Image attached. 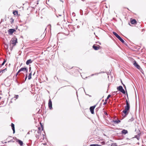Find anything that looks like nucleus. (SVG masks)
Here are the masks:
<instances>
[{
	"label": "nucleus",
	"instance_id": "nucleus-27",
	"mask_svg": "<svg viewBox=\"0 0 146 146\" xmlns=\"http://www.w3.org/2000/svg\"><path fill=\"white\" fill-rule=\"evenodd\" d=\"M5 70H7V68H5V69H3L2 70H1V72H2V73L4 72H5Z\"/></svg>",
	"mask_w": 146,
	"mask_h": 146
},
{
	"label": "nucleus",
	"instance_id": "nucleus-33",
	"mask_svg": "<svg viewBox=\"0 0 146 146\" xmlns=\"http://www.w3.org/2000/svg\"><path fill=\"white\" fill-rule=\"evenodd\" d=\"M107 103V101L105 102L104 103H103V105H105Z\"/></svg>",
	"mask_w": 146,
	"mask_h": 146
},
{
	"label": "nucleus",
	"instance_id": "nucleus-43",
	"mask_svg": "<svg viewBox=\"0 0 146 146\" xmlns=\"http://www.w3.org/2000/svg\"><path fill=\"white\" fill-rule=\"evenodd\" d=\"M38 130H40L41 128L40 127H39L38 128Z\"/></svg>",
	"mask_w": 146,
	"mask_h": 146
},
{
	"label": "nucleus",
	"instance_id": "nucleus-61",
	"mask_svg": "<svg viewBox=\"0 0 146 146\" xmlns=\"http://www.w3.org/2000/svg\"><path fill=\"white\" fill-rule=\"evenodd\" d=\"M104 101V100H102V101L103 102Z\"/></svg>",
	"mask_w": 146,
	"mask_h": 146
},
{
	"label": "nucleus",
	"instance_id": "nucleus-13",
	"mask_svg": "<svg viewBox=\"0 0 146 146\" xmlns=\"http://www.w3.org/2000/svg\"><path fill=\"white\" fill-rule=\"evenodd\" d=\"M128 133V131L125 129H123L121 131V133L123 134H126Z\"/></svg>",
	"mask_w": 146,
	"mask_h": 146
},
{
	"label": "nucleus",
	"instance_id": "nucleus-22",
	"mask_svg": "<svg viewBox=\"0 0 146 146\" xmlns=\"http://www.w3.org/2000/svg\"><path fill=\"white\" fill-rule=\"evenodd\" d=\"M18 12L17 11H13V13L15 15H16L18 14Z\"/></svg>",
	"mask_w": 146,
	"mask_h": 146
},
{
	"label": "nucleus",
	"instance_id": "nucleus-11",
	"mask_svg": "<svg viewBox=\"0 0 146 146\" xmlns=\"http://www.w3.org/2000/svg\"><path fill=\"white\" fill-rule=\"evenodd\" d=\"M11 127H12V128L13 131V133L14 134L15 132V125L13 123H12L11 124Z\"/></svg>",
	"mask_w": 146,
	"mask_h": 146
},
{
	"label": "nucleus",
	"instance_id": "nucleus-59",
	"mask_svg": "<svg viewBox=\"0 0 146 146\" xmlns=\"http://www.w3.org/2000/svg\"><path fill=\"white\" fill-rule=\"evenodd\" d=\"M17 29V27L16 28V29Z\"/></svg>",
	"mask_w": 146,
	"mask_h": 146
},
{
	"label": "nucleus",
	"instance_id": "nucleus-53",
	"mask_svg": "<svg viewBox=\"0 0 146 146\" xmlns=\"http://www.w3.org/2000/svg\"><path fill=\"white\" fill-rule=\"evenodd\" d=\"M23 74V77H24V74Z\"/></svg>",
	"mask_w": 146,
	"mask_h": 146
},
{
	"label": "nucleus",
	"instance_id": "nucleus-16",
	"mask_svg": "<svg viewBox=\"0 0 146 146\" xmlns=\"http://www.w3.org/2000/svg\"><path fill=\"white\" fill-rule=\"evenodd\" d=\"M119 40L123 43L124 44L126 45H127V44L121 38L119 39Z\"/></svg>",
	"mask_w": 146,
	"mask_h": 146
},
{
	"label": "nucleus",
	"instance_id": "nucleus-38",
	"mask_svg": "<svg viewBox=\"0 0 146 146\" xmlns=\"http://www.w3.org/2000/svg\"><path fill=\"white\" fill-rule=\"evenodd\" d=\"M98 74V73H96V74H92L91 75V76H94V75L95 74Z\"/></svg>",
	"mask_w": 146,
	"mask_h": 146
},
{
	"label": "nucleus",
	"instance_id": "nucleus-12",
	"mask_svg": "<svg viewBox=\"0 0 146 146\" xmlns=\"http://www.w3.org/2000/svg\"><path fill=\"white\" fill-rule=\"evenodd\" d=\"M130 22L132 24H135L137 23V21L135 19H133L131 20Z\"/></svg>",
	"mask_w": 146,
	"mask_h": 146
},
{
	"label": "nucleus",
	"instance_id": "nucleus-34",
	"mask_svg": "<svg viewBox=\"0 0 146 146\" xmlns=\"http://www.w3.org/2000/svg\"><path fill=\"white\" fill-rule=\"evenodd\" d=\"M104 113L106 115H108L106 111L104 112Z\"/></svg>",
	"mask_w": 146,
	"mask_h": 146
},
{
	"label": "nucleus",
	"instance_id": "nucleus-35",
	"mask_svg": "<svg viewBox=\"0 0 146 146\" xmlns=\"http://www.w3.org/2000/svg\"><path fill=\"white\" fill-rule=\"evenodd\" d=\"M20 72H19V70L18 71L17 73L16 74V76H17V75Z\"/></svg>",
	"mask_w": 146,
	"mask_h": 146
},
{
	"label": "nucleus",
	"instance_id": "nucleus-18",
	"mask_svg": "<svg viewBox=\"0 0 146 146\" xmlns=\"http://www.w3.org/2000/svg\"><path fill=\"white\" fill-rule=\"evenodd\" d=\"M90 146H102V145L96 144H92L90 145Z\"/></svg>",
	"mask_w": 146,
	"mask_h": 146
},
{
	"label": "nucleus",
	"instance_id": "nucleus-17",
	"mask_svg": "<svg viewBox=\"0 0 146 146\" xmlns=\"http://www.w3.org/2000/svg\"><path fill=\"white\" fill-rule=\"evenodd\" d=\"M31 75H32V73L31 72L29 74V76H28V80H30L31 79Z\"/></svg>",
	"mask_w": 146,
	"mask_h": 146
},
{
	"label": "nucleus",
	"instance_id": "nucleus-60",
	"mask_svg": "<svg viewBox=\"0 0 146 146\" xmlns=\"http://www.w3.org/2000/svg\"><path fill=\"white\" fill-rule=\"evenodd\" d=\"M1 99V97H0V100Z\"/></svg>",
	"mask_w": 146,
	"mask_h": 146
},
{
	"label": "nucleus",
	"instance_id": "nucleus-36",
	"mask_svg": "<svg viewBox=\"0 0 146 146\" xmlns=\"http://www.w3.org/2000/svg\"><path fill=\"white\" fill-rule=\"evenodd\" d=\"M41 126L42 128V130L43 129V126L41 124Z\"/></svg>",
	"mask_w": 146,
	"mask_h": 146
},
{
	"label": "nucleus",
	"instance_id": "nucleus-56",
	"mask_svg": "<svg viewBox=\"0 0 146 146\" xmlns=\"http://www.w3.org/2000/svg\"><path fill=\"white\" fill-rule=\"evenodd\" d=\"M35 74V73H34V74H33V75H34Z\"/></svg>",
	"mask_w": 146,
	"mask_h": 146
},
{
	"label": "nucleus",
	"instance_id": "nucleus-3",
	"mask_svg": "<svg viewBox=\"0 0 146 146\" xmlns=\"http://www.w3.org/2000/svg\"><path fill=\"white\" fill-rule=\"evenodd\" d=\"M13 138L18 143L20 146H22L23 145V143L22 141L18 139L16 137H13Z\"/></svg>",
	"mask_w": 146,
	"mask_h": 146
},
{
	"label": "nucleus",
	"instance_id": "nucleus-57",
	"mask_svg": "<svg viewBox=\"0 0 146 146\" xmlns=\"http://www.w3.org/2000/svg\"><path fill=\"white\" fill-rule=\"evenodd\" d=\"M1 21L0 22V24H1Z\"/></svg>",
	"mask_w": 146,
	"mask_h": 146
},
{
	"label": "nucleus",
	"instance_id": "nucleus-23",
	"mask_svg": "<svg viewBox=\"0 0 146 146\" xmlns=\"http://www.w3.org/2000/svg\"><path fill=\"white\" fill-rule=\"evenodd\" d=\"M113 33L116 37H117L118 35L117 33L115 32H113Z\"/></svg>",
	"mask_w": 146,
	"mask_h": 146
},
{
	"label": "nucleus",
	"instance_id": "nucleus-41",
	"mask_svg": "<svg viewBox=\"0 0 146 146\" xmlns=\"http://www.w3.org/2000/svg\"><path fill=\"white\" fill-rule=\"evenodd\" d=\"M29 71L30 72L31 70V67H29Z\"/></svg>",
	"mask_w": 146,
	"mask_h": 146
},
{
	"label": "nucleus",
	"instance_id": "nucleus-37",
	"mask_svg": "<svg viewBox=\"0 0 146 146\" xmlns=\"http://www.w3.org/2000/svg\"><path fill=\"white\" fill-rule=\"evenodd\" d=\"M5 46L7 47V48H8V46L7 44H5Z\"/></svg>",
	"mask_w": 146,
	"mask_h": 146
},
{
	"label": "nucleus",
	"instance_id": "nucleus-44",
	"mask_svg": "<svg viewBox=\"0 0 146 146\" xmlns=\"http://www.w3.org/2000/svg\"><path fill=\"white\" fill-rule=\"evenodd\" d=\"M36 138H37L38 139L39 138L38 137V136L37 135H36Z\"/></svg>",
	"mask_w": 146,
	"mask_h": 146
},
{
	"label": "nucleus",
	"instance_id": "nucleus-49",
	"mask_svg": "<svg viewBox=\"0 0 146 146\" xmlns=\"http://www.w3.org/2000/svg\"><path fill=\"white\" fill-rule=\"evenodd\" d=\"M2 66H1V64H0V68Z\"/></svg>",
	"mask_w": 146,
	"mask_h": 146
},
{
	"label": "nucleus",
	"instance_id": "nucleus-58",
	"mask_svg": "<svg viewBox=\"0 0 146 146\" xmlns=\"http://www.w3.org/2000/svg\"><path fill=\"white\" fill-rule=\"evenodd\" d=\"M59 25V24H58V23L57 25Z\"/></svg>",
	"mask_w": 146,
	"mask_h": 146
},
{
	"label": "nucleus",
	"instance_id": "nucleus-55",
	"mask_svg": "<svg viewBox=\"0 0 146 146\" xmlns=\"http://www.w3.org/2000/svg\"><path fill=\"white\" fill-rule=\"evenodd\" d=\"M21 73H20V74H19V75H20Z\"/></svg>",
	"mask_w": 146,
	"mask_h": 146
},
{
	"label": "nucleus",
	"instance_id": "nucleus-15",
	"mask_svg": "<svg viewBox=\"0 0 146 146\" xmlns=\"http://www.w3.org/2000/svg\"><path fill=\"white\" fill-rule=\"evenodd\" d=\"M112 121L113 122H114L115 123L118 124L121 122V121L120 120H113Z\"/></svg>",
	"mask_w": 146,
	"mask_h": 146
},
{
	"label": "nucleus",
	"instance_id": "nucleus-45",
	"mask_svg": "<svg viewBox=\"0 0 146 146\" xmlns=\"http://www.w3.org/2000/svg\"><path fill=\"white\" fill-rule=\"evenodd\" d=\"M77 28H79V27H80V26H79V25L77 26Z\"/></svg>",
	"mask_w": 146,
	"mask_h": 146
},
{
	"label": "nucleus",
	"instance_id": "nucleus-14",
	"mask_svg": "<svg viewBox=\"0 0 146 146\" xmlns=\"http://www.w3.org/2000/svg\"><path fill=\"white\" fill-rule=\"evenodd\" d=\"M32 62H33V61L31 59L28 60L26 61V64L27 65H28L29 64L32 63Z\"/></svg>",
	"mask_w": 146,
	"mask_h": 146
},
{
	"label": "nucleus",
	"instance_id": "nucleus-4",
	"mask_svg": "<svg viewBox=\"0 0 146 146\" xmlns=\"http://www.w3.org/2000/svg\"><path fill=\"white\" fill-rule=\"evenodd\" d=\"M16 31V29H9L8 31V34L9 35H11L13 33Z\"/></svg>",
	"mask_w": 146,
	"mask_h": 146
},
{
	"label": "nucleus",
	"instance_id": "nucleus-6",
	"mask_svg": "<svg viewBox=\"0 0 146 146\" xmlns=\"http://www.w3.org/2000/svg\"><path fill=\"white\" fill-rule=\"evenodd\" d=\"M96 106V105H94L90 107V109L92 114L94 113V110Z\"/></svg>",
	"mask_w": 146,
	"mask_h": 146
},
{
	"label": "nucleus",
	"instance_id": "nucleus-7",
	"mask_svg": "<svg viewBox=\"0 0 146 146\" xmlns=\"http://www.w3.org/2000/svg\"><path fill=\"white\" fill-rule=\"evenodd\" d=\"M48 107L50 110H52V102L51 99H50L49 100L48 103Z\"/></svg>",
	"mask_w": 146,
	"mask_h": 146
},
{
	"label": "nucleus",
	"instance_id": "nucleus-21",
	"mask_svg": "<svg viewBox=\"0 0 146 146\" xmlns=\"http://www.w3.org/2000/svg\"><path fill=\"white\" fill-rule=\"evenodd\" d=\"M134 120V118L133 117H132L130 119H129L128 120V122H131L133 121Z\"/></svg>",
	"mask_w": 146,
	"mask_h": 146
},
{
	"label": "nucleus",
	"instance_id": "nucleus-50",
	"mask_svg": "<svg viewBox=\"0 0 146 146\" xmlns=\"http://www.w3.org/2000/svg\"><path fill=\"white\" fill-rule=\"evenodd\" d=\"M48 26H49V27H51V25H48Z\"/></svg>",
	"mask_w": 146,
	"mask_h": 146
},
{
	"label": "nucleus",
	"instance_id": "nucleus-48",
	"mask_svg": "<svg viewBox=\"0 0 146 146\" xmlns=\"http://www.w3.org/2000/svg\"><path fill=\"white\" fill-rule=\"evenodd\" d=\"M102 143H103V144H105V142H102Z\"/></svg>",
	"mask_w": 146,
	"mask_h": 146
},
{
	"label": "nucleus",
	"instance_id": "nucleus-26",
	"mask_svg": "<svg viewBox=\"0 0 146 146\" xmlns=\"http://www.w3.org/2000/svg\"><path fill=\"white\" fill-rule=\"evenodd\" d=\"M80 14L81 15H83V11L82 10L80 9Z\"/></svg>",
	"mask_w": 146,
	"mask_h": 146
},
{
	"label": "nucleus",
	"instance_id": "nucleus-63",
	"mask_svg": "<svg viewBox=\"0 0 146 146\" xmlns=\"http://www.w3.org/2000/svg\"><path fill=\"white\" fill-rule=\"evenodd\" d=\"M127 96H127V95H128V94H127Z\"/></svg>",
	"mask_w": 146,
	"mask_h": 146
},
{
	"label": "nucleus",
	"instance_id": "nucleus-30",
	"mask_svg": "<svg viewBox=\"0 0 146 146\" xmlns=\"http://www.w3.org/2000/svg\"><path fill=\"white\" fill-rule=\"evenodd\" d=\"M37 133H41V130H38L37 131Z\"/></svg>",
	"mask_w": 146,
	"mask_h": 146
},
{
	"label": "nucleus",
	"instance_id": "nucleus-47",
	"mask_svg": "<svg viewBox=\"0 0 146 146\" xmlns=\"http://www.w3.org/2000/svg\"><path fill=\"white\" fill-rule=\"evenodd\" d=\"M126 139H127V140H129V138H126Z\"/></svg>",
	"mask_w": 146,
	"mask_h": 146
},
{
	"label": "nucleus",
	"instance_id": "nucleus-10",
	"mask_svg": "<svg viewBox=\"0 0 146 146\" xmlns=\"http://www.w3.org/2000/svg\"><path fill=\"white\" fill-rule=\"evenodd\" d=\"M100 46L99 45L96 46L95 45H94L92 46L93 48L95 50H98L100 49Z\"/></svg>",
	"mask_w": 146,
	"mask_h": 146
},
{
	"label": "nucleus",
	"instance_id": "nucleus-32",
	"mask_svg": "<svg viewBox=\"0 0 146 146\" xmlns=\"http://www.w3.org/2000/svg\"><path fill=\"white\" fill-rule=\"evenodd\" d=\"M27 74L26 75V76H25V80H26L27 78Z\"/></svg>",
	"mask_w": 146,
	"mask_h": 146
},
{
	"label": "nucleus",
	"instance_id": "nucleus-51",
	"mask_svg": "<svg viewBox=\"0 0 146 146\" xmlns=\"http://www.w3.org/2000/svg\"><path fill=\"white\" fill-rule=\"evenodd\" d=\"M121 82L122 83V84H123V83H122V81L121 80Z\"/></svg>",
	"mask_w": 146,
	"mask_h": 146
},
{
	"label": "nucleus",
	"instance_id": "nucleus-52",
	"mask_svg": "<svg viewBox=\"0 0 146 146\" xmlns=\"http://www.w3.org/2000/svg\"><path fill=\"white\" fill-rule=\"evenodd\" d=\"M1 70H0V73H1Z\"/></svg>",
	"mask_w": 146,
	"mask_h": 146
},
{
	"label": "nucleus",
	"instance_id": "nucleus-24",
	"mask_svg": "<svg viewBox=\"0 0 146 146\" xmlns=\"http://www.w3.org/2000/svg\"><path fill=\"white\" fill-rule=\"evenodd\" d=\"M139 70L140 71L142 74H144L143 71L141 67L139 68Z\"/></svg>",
	"mask_w": 146,
	"mask_h": 146
},
{
	"label": "nucleus",
	"instance_id": "nucleus-40",
	"mask_svg": "<svg viewBox=\"0 0 146 146\" xmlns=\"http://www.w3.org/2000/svg\"><path fill=\"white\" fill-rule=\"evenodd\" d=\"M14 142V141H13V140H11L10 141H9L8 142Z\"/></svg>",
	"mask_w": 146,
	"mask_h": 146
},
{
	"label": "nucleus",
	"instance_id": "nucleus-46",
	"mask_svg": "<svg viewBox=\"0 0 146 146\" xmlns=\"http://www.w3.org/2000/svg\"><path fill=\"white\" fill-rule=\"evenodd\" d=\"M122 84L123 87H125V85L124 84Z\"/></svg>",
	"mask_w": 146,
	"mask_h": 146
},
{
	"label": "nucleus",
	"instance_id": "nucleus-62",
	"mask_svg": "<svg viewBox=\"0 0 146 146\" xmlns=\"http://www.w3.org/2000/svg\"><path fill=\"white\" fill-rule=\"evenodd\" d=\"M63 12V13H64V11Z\"/></svg>",
	"mask_w": 146,
	"mask_h": 146
},
{
	"label": "nucleus",
	"instance_id": "nucleus-42",
	"mask_svg": "<svg viewBox=\"0 0 146 146\" xmlns=\"http://www.w3.org/2000/svg\"><path fill=\"white\" fill-rule=\"evenodd\" d=\"M124 88H125V91H126V92H127V90H126V86H125V87H124Z\"/></svg>",
	"mask_w": 146,
	"mask_h": 146
},
{
	"label": "nucleus",
	"instance_id": "nucleus-54",
	"mask_svg": "<svg viewBox=\"0 0 146 146\" xmlns=\"http://www.w3.org/2000/svg\"><path fill=\"white\" fill-rule=\"evenodd\" d=\"M59 15V16H61V15Z\"/></svg>",
	"mask_w": 146,
	"mask_h": 146
},
{
	"label": "nucleus",
	"instance_id": "nucleus-28",
	"mask_svg": "<svg viewBox=\"0 0 146 146\" xmlns=\"http://www.w3.org/2000/svg\"><path fill=\"white\" fill-rule=\"evenodd\" d=\"M119 40L120 39L121 37L118 35V36L116 37Z\"/></svg>",
	"mask_w": 146,
	"mask_h": 146
},
{
	"label": "nucleus",
	"instance_id": "nucleus-20",
	"mask_svg": "<svg viewBox=\"0 0 146 146\" xmlns=\"http://www.w3.org/2000/svg\"><path fill=\"white\" fill-rule=\"evenodd\" d=\"M110 95L109 94L108 95L106 99L105 100V102L107 101L111 97Z\"/></svg>",
	"mask_w": 146,
	"mask_h": 146
},
{
	"label": "nucleus",
	"instance_id": "nucleus-29",
	"mask_svg": "<svg viewBox=\"0 0 146 146\" xmlns=\"http://www.w3.org/2000/svg\"><path fill=\"white\" fill-rule=\"evenodd\" d=\"M111 146H117L115 143L112 144Z\"/></svg>",
	"mask_w": 146,
	"mask_h": 146
},
{
	"label": "nucleus",
	"instance_id": "nucleus-25",
	"mask_svg": "<svg viewBox=\"0 0 146 146\" xmlns=\"http://www.w3.org/2000/svg\"><path fill=\"white\" fill-rule=\"evenodd\" d=\"M10 22L11 24L13 23L14 22V19L12 18H11L10 19Z\"/></svg>",
	"mask_w": 146,
	"mask_h": 146
},
{
	"label": "nucleus",
	"instance_id": "nucleus-5",
	"mask_svg": "<svg viewBox=\"0 0 146 146\" xmlns=\"http://www.w3.org/2000/svg\"><path fill=\"white\" fill-rule=\"evenodd\" d=\"M133 64L134 66L138 69H139V68L141 67L140 66L137 64L136 61L135 60L133 62Z\"/></svg>",
	"mask_w": 146,
	"mask_h": 146
},
{
	"label": "nucleus",
	"instance_id": "nucleus-31",
	"mask_svg": "<svg viewBox=\"0 0 146 146\" xmlns=\"http://www.w3.org/2000/svg\"><path fill=\"white\" fill-rule=\"evenodd\" d=\"M18 97H19V96L17 95H16V96L14 97V98H16V99H17L18 98Z\"/></svg>",
	"mask_w": 146,
	"mask_h": 146
},
{
	"label": "nucleus",
	"instance_id": "nucleus-19",
	"mask_svg": "<svg viewBox=\"0 0 146 146\" xmlns=\"http://www.w3.org/2000/svg\"><path fill=\"white\" fill-rule=\"evenodd\" d=\"M6 61H7V60L6 59H4V61L1 64V66H2L4 64H5V62H6Z\"/></svg>",
	"mask_w": 146,
	"mask_h": 146
},
{
	"label": "nucleus",
	"instance_id": "nucleus-39",
	"mask_svg": "<svg viewBox=\"0 0 146 146\" xmlns=\"http://www.w3.org/2000/svg\"><path fill=\"white\" fill-rule=\"evenodd\" d=\"M138 136L137 135H136L135 136V137L137 139H138Z\"/></svg>",
	"mask_w": 146,
	"mask_h": 146
},
{
	"label": "nucleus",
	"instance_id": "nucleus-9",
	"mask_svg": "<svg viewBox=\"0 0 146 146\" xmlns=\"http://www.w3.org/2000/svg\"><path fill=\"white\" fill-rule=\"evenodd\" d=\"M22 71H26L27 73L28 69L26 67L22 68L19 70V72H20Z\"/></svg>",
	"mask_w": 146,
	"mask_h": 146
},
{
	"label": "nucleus",
	"instance_id": "nucleus-2",
	"mask_svg": "<svg viewBox=\"0 0 146 146\" xmlns=\"http://www.w3.org/2000/svg\"><path fill=\"white\" fill-rule=\"evenodd\" d=\"M117 89L123 94H125V92L122 86H120L117 87Z\"/></svg>",
	"mask_w": 146,
	"mask_h": 146
},
{
	"label": "nucleus",
	"instance_id": "nucleus-8",
	"mask_svg": "<svg viewBox=\"0 0 146 146\" xmlns=\"http://www.w3.org/2000/svg\"><path fill=\"white\" fill-rule=\"evenodd\" d=\"M11 42H12V44L14 46H15L16 45V43L17 42V38H14L13 40H11Z\"/></svg>",
	"mask_w": 146,
	"mask_h": 146
},
{
	"label": "nucleus",
	"instance_id": "nucleus-1",
	"mask_svg": "<svg viewBox=\"0 0 146 146\" xmlns=\"http://www.w3.org/2000/svg\"><path fill=\"white\" fill-rule=\"evenodd\" d=\"M126 105L125 106V109L122 111V112L125 114V115L123 114L122 115L123 117H125L129 113L128 111L129 110L130 108L129 104L127 100H126Z\"/></svg>",
	"mask_w": 146,
	"mask_h": 146
}]
</instances>
